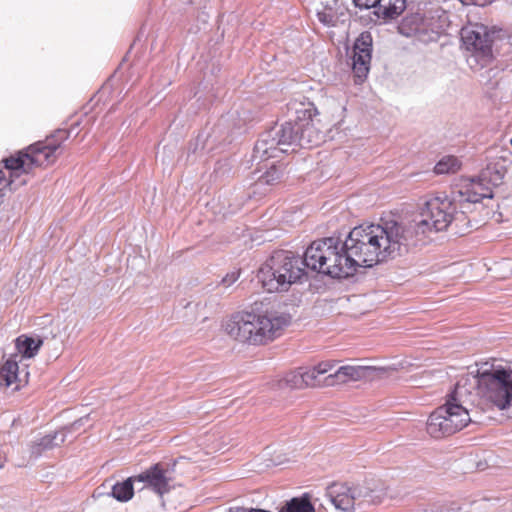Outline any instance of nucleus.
Listing matches in <instances>:
<instances>
[{
	"mask_svg": "<svg viewBox=\"0 0 512 512\" xmlns=\"http://www.w3.org/2000/svg\"><path fill=\"white\" fill-rule=\"evenodd\" d=\"M504 173L495 166H487L477 178L466 179L452 191V197L439 194L428 199L421 209L419 218L403 222L406 237L411 238V247L425 243L431 232L446 230L453 221L455 205L461 209L465 204L479 203L485 198H493V188L500 185Z\"/></svg>",
	"mask_w": 512,
	"mask_h": 512,
	"instance_id": "nucleus-1",
	"label": "nucleus"
},
{
	"mask_svg": "<svg viewBox=\"0 0 512 512\" xmlns=\"http://www.w3.org/2000/svg\"><path fill=\"white\" fill-rule=\"evenodd\" d=\"M409 240L411 238L406 237L403 222L388 220L353 228L343 242V247L350 253L356 269L372 267L407 252L411 248Z\"/></svg>",
	"mask_w": 512,
	"mask_h": 512,
	"instance_id": "nucleus-2",
	"label": "nucleus"
},
{
	"mask_svg": "<svg viewBox=\"0 0 512 512\" xmlns=\"http://www.w3.org/2000/svg\"><path fill=\"white\" fill-rule=\"evenodd\" d=\"M469 380L461 378L446 396L445 403L430 414L426 428L433 438L452 435L471 422L468 406L473 404V395L467 387Z\"/></svg>",
	"mask_w": 512,
	"mask_h": 512,
	"instance_id": "nucleus-3",
	"label": "nucleus"
},
{
	"mask_svg": "<svg viewBox=\"0 0 512 512\" xmlns=\"http://www.w3.org/2000/svg\"><path fill=\"white\" fill-rule=\"evenodd\" d=\"M290 322L286 315L241 311L233 314L224 324L225 332L235 340L262 345L281 335Z\"/></svg>",
	"mask_w": 512,
	"mask_h": 512,
	"instance_id": "nucleus-4",
	"label": "nucleus"
},
{
	"mask_svg": "<svg viewBox=\"0 0 512 512\" xmlns=\"http://www.w3.org/2000/svg\"><path fill=\"white\" fill-rule=\"evenodd\" d=\"M338 237L313 241L305 250V267L331 278H347L356 271L353 259Z\"/></svg>",
	"mask_w": 512,
	"mask_h": 512,
	"instance_id": "nucleus-5",
	"label": "nucleus"
},
{
	"mask_svg": "<svg viewBox=\"0 0 512 512\" xmlns=\"http://www.w3.org/2000/svg\"><path fill=\"white\" fill-rule=\"evenodd\" d=\"M70 132L66 129H58L44 141H38L20 151L16 156H10L4 160L5 168L11 177L26 179L34 167H46L55 163L62 154V144L69 138Z\"/></svg>",
	"mask_w": 512,
	"mask_h": 512,
	"instance_id": "nucleus-6",
	"label": "nucleus"
},
{
	"mask_svg": "<svg viewBox=\"0 0 512 512\" xmlns=\"http://www.w3.org/2000/svg\"><path fill=\"white\" fill-rule=\"evenodd\" d=\"M464 378H469L467 387L500 410L512 407V369L488 366L485 363Z\"/></svg>",
	"mask_w": 512,
	"mask_h": 512,
	"instance_id": "nucleus-7",
	"label": "nucleus"
},
{
	"mask_svg": "<svg viewBox=\"0 0 512 512\" xmlns=\"http://www.w3.org/2000/svg\"><path fill=\"white\" fill-rule=\"evenodd\" d=\"M294 120L283 123L284 138L289 139L291 146L310 149L324 141V133L320 127V120L315 118L318 114L312 103H300L295 108Z\"/></svg>",
	"mask_w": 512,
	"mask_h": 512,
	"instance_id": "nucleus-8",
	"label": "nucleus"
},
{
	"mask_svg": "<svg viewBox=\"0 0 512 512\" xmlns=\"http://www.w3.org/2000/svg\"><path fill=\"white\" fill-rule=\"evenodd\" d=\"M448 26V14L437 6L427 10L407 14L398 25V31L405 37H415L423 43L437 41Z\"/></svg>",
	"mask_w": 512,
	"mask_h": 512,
	"instance_id": "nucleus-9",
	"label": "nucleus"
},
{
	"mask_svg": "<svg viewBox=\"0 0 512 512\" xmlns=\"http://www.w3.org/2000/svg\"><path fill=\"white\" fill-rule=\"evenodd\" d=\"M461 40L466 51V61L471 69L487 66L492 59V40L482 25L463 27Z\"/></svg>",
	"mask_w": 512,
	"mask_h": 512,
	"instance_id": "nucleus-10",
	"label": "nucleus"
},
{
	"mask_svg": "<svg viewBox=\"0 0 512 512\" xmlns=\"http://www.w3.org/2000/svg\"><path fill=\"white\" fill-rule=\"evenodd\" d=\"M290 146L289 139L284 138L282 124L261 134L254 146L252 158L258 162L275 158L279 153H287Z\"/></svg>",
	"mask_w": 512,
	"mask_h": 512,
	"instance_id": "nucleus-11",
	"label": "nucleus"
},
{
	"mask_svg": "<svg viewBox=\"0 0 512 512\" xmlns=\"http://www.w3.org/2000/svg\"><path fill=\"white\" fill-rule=\"evenodd\" d=\"M276 269V272L285 276L289 282V287L297 283L305 276L304 256L294 254L291 251H275L269 258Z\"/></svg>",
	"mask_w": 512,
	"mask_h": 512,
	"instance_id": "nucleus-12",
	"label": "nucleus"
},
{
	"mask_svg": "<svg viewBox=\"0 0 512 512\" xmlns=\"http://www.w3.org/2000/svg\"><path fill=\"white\" fill-rule=\"evenodd\" d=\"M173 470L168 464L156 463L146 469L144 472L135 476L139 483H143L142 488H149L156 494L163 496L171 488Z\"/></svg>",
	"mask_w": 512,
	"mask_h": 512,
	"instance_id": "nucleus-13",
	"label": "nucleus"
},
{
	"mask_svg": "<svg viewBox=\"0 0 512 512\" xmlns=\"http://www.w3.org/2000/svg\"><path fill=\"white\" fill-rule=\"evenodd\" d=\"M382 368L361 365H345L336 369L333 373H329L325 378L326 386H333L348 381H358L362 379L372 380L383 374Z\"/></svg>",
	"mask_w": 512,
	"mask_h": 512,
	"instance_id": "nucleus-14",
	"label": "nucleus"
},
{
	"mask_svg": "<svg viewBox=\"0 0 512 512\" xmlns=\"http://www.w3.org/2000/svg\"><path fill=\"white\" fill-rule=\"evenodd\" d=\"M332 504L339 510L349 511L354 508L360 497L366 498L368 492L359 487L349 488L342 484H334L327 492Z\"/></svg>",
	"mask_w": 512,
	"mask_h": 512,
	"instance_id": "nucleus-15",
	"label": "nucleus"
},
{
	"mask_svg": "<svg viewBox=\"0 0 512 512\" xmlns=\"http://www.w3.org/2000/svg\"><path fill=\"white\" fill-rule=\"evenodd\" d=\"M257 278L262 284V287L269 293L285 292L288 291L289 282L285 276L276 272L275 267L269 259L260 267L257 273Z\"/></svg>",
	"mask_w": 512,
	"mask_h": 512,
	"instance_id": "nucleus-16",
	"label": "nucleus"
},
{
	"mask_svg": "<svg viewBox=\"0 0 512 512\" xmlns=\"http://www.w3.org/2000/svg\"><path fill=\"white\" fill-rule=\"evenodd\" d=\"M345 12L346 8L341 0H332L324 4L322 10L317 11V18L323 25L333 27Z\"/></svg>",
	"mask_w": 512,
	"mask_h": 512,
	"instance_id": "nucleus-17",
	"label": "nucleus"
},
{
	"mask_svg": "<svg viewBox=\"0 0 512 512\" xmlns=\"http://www.w3.org/2000/svg\"><path fill=\"white\" fill-rule=\"evenodd\" d=\"M405 7V0H376L375 6H372L375 9L376 16L384 20L398 17L405 10Z\"/></svg>",
	"mask_w": 512,
	"mask_h": 512,
	"instance_id": "nucleus-18",
	"label": "nucleus"
},
{
	"mask_svg": "<svg viewBox=\"0 0 512 512\" xmlns=\"http://www.w3.org/2000/svg\"><path fill=\"white\" fill-rule=\"evenodd\" d=\"M19 366L15 359L8 358L0 367V385L11 388L12 391L20 389Z\"/></svg>",
	"mask_w": 512,
	"mask_h": 512,
	"instance_id": "nucleus-19",
	"label": "nucleus"
},
{
	"mask_svg": "<svg viewBox=\"0 0 512 512\" xmlns=\"http://www.w3.org/2000/svg\"><path fill=\"white\" fill-rule=\"evenodd\" d=\"M65 437L66 434L63 430L47 434L32 444L31 453L35 456H39L43 451L50 450L63 444Z\"/></svg>",
	"mask_w": 512,
	"mask_h": 512,
	"instance_id": "nucleus-20",
	"label": "nucleus"
},
{
	"mask_svg": "<svg viewBox=\"0 0 512 512\" xmlns=\"http://www.w3.org/2000/svg\"><path fill=\"white\" fill-rule=\"evenodd\" d=\"M43 341L40 338L27 337L24 335L16 339V349L25 358L35 356Z\"/></svg>",
	"mask_w": 512,
	"mask_h": 512,
	"instance_id": "nucleus-21",
	"label": "nucleus"
},
{
	"mask_svg": "<svg viewBox=\"0 0 512 512\" xmlns=\"http://www.w3.org/2000/svg\"><path fill=\"white\" fill-rule=\"evenodd\" d=\"M352 60V70L355 77L358 79L356 83H361L369 72L371 55L367 53H354Z\"/></svg>",
	"mask_w": 512,
	"mask_h": 512,
	"instance_id": "nucleus-22",
	"label": "nucleus"
},
{
	"mask_svg": "<svg viewBox=\"0 0 512 512\" xmlns=\"http://www.w3.org/2000/svg\"><path fill=\"white\" fill-rule=\"evenodd\" d=\"M138 482L135 476L129 477L121 483H116L112 487L111 495L118 501L126 502L133 496V484Z\"/></svg>",
	"mask_w": 512,
	"mask_h": 512,
	"instance_id": "nucleus-23",
	"label": "nucleus"
},
{
	"mask_svg": "<svg viewBox=\"0 0 512 512\" xmlns=\"http://www.w3.org/2000/svg\"><path fill=\"white\" fill-rule=\"evenodd\" d=\"M279 512H315V508L307 496L292 498L283 505Z\"/></svg>",
	"mask_w": 512,
	"mask_h": 512,
	"instance_id": "nucleus-24",
	"label": "nucleus"
},
{
	"mask_svg": "<svg viewBox=\"0 0 512 512\" xmlns=\"http://www.w3.org/2000/svg\"><path fill=\"white\" fill-rule=\"evenodd\" d=\"M26 179H18L17 177L7 178L5 172L0 170V205L4 202L6 196V189L9 187L10 190H16L18 187L23 186L27 183Z\"/></svg>",
	"mask_w": 512,
	"mask_h": 512,
	"instance_id": "nucleus-25",
	"label": "nucleus"
},
{
	"mask_svg": "<svg viewBox=\"0 0 512 512\" xmlns=\"http://www.w3.org/2000/svg\"><path fill=\"white\" fill-rule=\"evenodd\" d=\"M284 175L283 165H272L258 178L259 185H275L279 183Z\"/></svg>",
	"mask_w": 512,
	"mask_h": 512,
	"instance_id": "nucleus-26",
	"label": "nucleus"
},
{
	"mask_svg": "<svg viewBox=\"0 0 512 512\" xmlns=\"http://www.w3.org/2000/svg\"><path fill=\"white\" fill-rule=\"evenodd\" d=\"M460 168V161L455 156H445L434 167L436 174L454 173Z\"/></svg>",
	"mask_w": 512,
	"mask_h": 512,
	"instance_id": "nucleus-27",
	"label": "nucleus"
},
{
	"mask_svg": "<svg viewBox=\"0 0 512 512\" xmlns=\"http://www.w3.org/2000/svg\"><path fill=\"white\" fill-rule=\"evenodd\" d=\"M450 226H454L455 233H458V234H465L471 228L470 220L467 218L466 213L463 210L457 211L456 205H455V212L453 215V221L450 224Z\"/></svg>",
	"mask_w": 512,
	"mask_h": 512,
	"instance_id": "nucleus-28",
	"label": "nucleus"
},
{
	"mask_svg": "<svg viewBox=\"0 0 512 512\" xmlns=\"http://www.w3.org/2000/svg\"><path fill=\"white\" fill-rule=\"evenodd\" d=\"M301 370L305 387H315L322 384L326 385L325 380L323 382L320 380L321 375L319 374V371L314 368V366L311 368L301 367Z\"/></svg>",
	"mask_w": 512,
	"mask_h": 512,
	"instance_id": "nucleus-29",
	"label": "nucleus"
},
{
	"mask_svg": "<svg viewBox=\"0 0 512 512\" xmlns=\"http://www.w3.org/2000/svg\"><path fill=\"white\" fill-rule=\"evenodd\" d=\"M372 51V38L369 33H362L355 41L353 52L354 53H367L371 55Z\"/></svg>",
	"mask_w": 512,
	"mask_h": 512,
	"instance_id": "nucleus-30",
	"label": "nucleus"
},
{
	"mask_svg": "<svg viewBox=\"0 0 512 512\" xmlns=\"http://www.w3.org/2000/svg\"><path fill=\"white\" fill-rule=\"evenodd\" d=\"M285 382L291 387L295 389L304 388V379L301 367L297 370L290 372L285 377Z\"/></svg>",
	"mask_w": 512,
	"mask_h": 512,
	"instance_id": "nucleus-31",
	"label": "nucleus"
},
{
	"mask_svg": "<svg viewBox=\"0 0 512 512\" xmlns=\"http://www.w3.org/2000/svg\"><path fill=\"white\" fill-rule=\"evenodd\" d=\"M239 277L240 270L229 272L222 278L220 285L224 286L225 288H228L232 284H234L239 279Z\"/></svg>",
	"mask_w": 512,
	"mask_h": 512,
	"instance_id": "nucleus-32",
	"label": "nucleus"
},
{
	"mask_svg": "<svg viewBox=\"0 0 512 512\" xmlns=\"http://www.w3.org/2000/svg\"><path fill=\"white\" fill-rule=\"evenodd\" d=\"M335 366L334 361H322L314 366V368L319 371V374L322 376L324 374H327L333 370Z\"/></svg>",
	"mask_w": 512,
	"mask_h": 512,
	"instance_id": "nucleus-33",
	"label": "nucleus"
},
{
	"mask_svg": "<svg viewBox=\"0 0 512 512\" xmlns=\"http://www.w3.org/2000/svg\"><path fill=\"white\" fill-rule=\"evenodd\" d=\"M353 2L360 9H369L375 6L376 0H353Z\"/></svg>",
	"mask_w": 512,
	"mask_h": 512,
	"instance_id": "nucleus-34",
	"label": "nucleus"
},
{
	"mask_svg": "<svg viewBox=\"0 0 512 512\" xmlns=\"http://www.w3.org/2000/svg\"><path fill=\"white\" fill-rule=\"evenodd\" d=\"M228 512H270L263 509L246 508V507H231Z\"/></svg>",
	"mask_w": 512,
	"mask_h": 512,
	"instance_id": "nucleus-35",
	"label": "nucleus"
},
{
	"mask_svg": "<svg viewBox=\"0 0 512 512\" xmlns=\"http://www.w3.org/2000/svg\"><path fill=\"white\" fill-rule=\"evenodd\" d=\"M462 2L476 3V0H461Z\"/></svg>",
	"mask_w": 512,
	"mask_h": 512,
	"instance_id": "nucleus-36",
	"label": "nucleus"
},
{
	"mask_svg": "<svg viewBox=\"0 0 512 512\" xmlns=\"http://www.w3.org/2000/svg\"><path fill=\"white\" fill-rule=\"evenodd\" d=\"M505 1L512 5V0H505Z\"/></svg>",
	"mask_w": 512,
	"mask_h": 512,
	"instance_id": "nucleus-37",
	"label": "nucleus"
},
{
	"mask_svg": "<svg viewBox=\"0 0 512 512\" xmlns=\"http://www.w3.org/2000/svg\"><path fill=\"white\" fill-rule=\"evenodd\" d=\"M2 466H3V463H2V461H0V468H1Z\"/></svg>",
	"mask_w": 512,
	"mask_h": 512,
	"instance_id": "nucleus-38",
	"label": "nucleus"
},
{
	"mask_svg": "<svg viewBox=\"0 0 512 512\" xmlns=\"http://www.w3.org/2000/svg\"><path fill=\"white\" fill-rule=\"evenodd\" d=\"M511 145H512V138H511Z\"/></svg>",
	"mask_w": 512,
	"mask_h": 512,
	"instance_id": "nucleus-39",
	"label": "nucleus"
}]
</instances>
